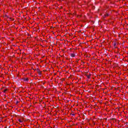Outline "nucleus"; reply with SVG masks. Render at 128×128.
Segmentation results:
<instances>
[{
  "instance_id": "8",
  "label": "nucleus",
  "mask_w": 128,
  "mask_h": 128,
  "mask_svg": "<svg viewBox=\"0 0 128 128\" xmlns=\"http://www.w3.org/2000/svg\"><path fill=\"white\" fill-rule=\"evenodd\" d=\"M105 16H108V14H106Z\"/></svg>"
},
{
  "instance_id": "6",
  "label": "nucleus",
  "mask_w": 128,
  "mask_h": 128,
  "mask_svg": "<svg viewBox=\"0 0 128 128\" xmlns=\"http://www.w3.org/2000/svg\"><path fill=\"white\" fill-rule=\"evenodd\" d=\"M18 122H22V120H20V119L18 120Z\"/></svg>"
},
{
  "instance_id": "9",
  "label": "nucleus",
  "mask_w": 128,
  "mask_h": 128,
  "mask_svg": "<svg viewBox=\"0 0 128 128\" xmlns=\"http://www.w3.org/2000/svg\"><path fill=\"white\" fill-rule=\"evenodd\" d=\"M16 104H18V101H17V102H16Z\"/></svg>"
},
{
  "instance_id": "2",
  "label": "nucleus",
  "mask_w": 128,
  "mask_h": 128,
  "mask_svg": "<svg viewBox=\"0 0 128 128\" xmlns=\"http://www.w3.org/2000/svg\"><path fill=\"white\" fill-rule=\"evenodd\" d=\"M70 56L72 58H74V56H76V55L74 54H72Z\"/></svg>"
},
{
  "instance_id": "5",
  "label": "nucleus",
  "mask_w": 128,
  "mask_h": 128,
  "mask_svg": "<svg viewBox=\"0 0 128 128\" xmlns=\"http://www.w3.org/2000/svg\"><path fill=\"white\" fill-rule=\"evenodd\" d=\"M114 47H116V43L114 42Z\"/></svg>"
},
{
  "instance_id": "4",
  "label": "nucleus",
  "mask_w": 128,
  "mask_h": 128,
  "mask_svg": "<svg viewBox=\"0 0 128 128\" xmlns=\"http://www.w3.org/2000/svg\"><path fill=\"white\" fill-rule=\"evenodd\" d=\"M86 76H87L88 78H90V76L88 75H86Z\"/></svg>"
},
{
  "instance_id": "7",
  "label": "nucleus",
  "mask_w": 128,
  "mask_h": 128,
  "mask_svg": "<svg viewBox=\"0 0 128 128\" xmlns=\"http://www.w3.org/2000/svg\"><path fill=\"white\" fill-rule=\"evenodd\" d=\"M8 90H4V92H6Z\"/></svg>"
},
{
  "instance_id": "3",
  "label": "nucleus",
  "mask_w": 128,
  "mask_h": 128,
  "mask_svg": "<svg viewBox=\"0 0 128 128\" xmlns=\"http://www.w3.org/2000/svg\"><path fill=\"white\" fill-rule=\"evenodd\" d=\"M37 72L39 74H40V69L38 68L37 69Z\"/></svg>"
},
{
  "instance_id": "11",
  "label": "nucleus",
  "mask_w": 128,
  "mask_h": 128,
  "mask_svg": "<svg viewBox=\"0 0 128 128\" xmlns=\"http://www.w3.org/2000/svg\"><path fill=\"white\" fill-rule=\"evenodd\" d=\"M90 76H92V74H90Z\"/></svg>"
},
{
  "instance_id": "12",
  "label": "nucleus",
  "mask_w": 128,
  "mask_h": 128,
  "mask_svg": "<svg viewBox=\"0 0 128 128\" xmlns=\"http://www.w3.org/2000/svg\"><path fill=\"white\" fill-rule=\"evenodd\" d=\"M10 20H12V18H10Z\"/></svg>"
},
{
  "instance_id": "10",
  "label": "nucleus",
  "mask_w": 128,
  "mask_h": 128,
  "mask_svg": "<svg viewBox=\"0 0 128 128\" xmlns=\"http://www.w3.org/2000/svg\"><path fill=\"white\" fill-rule=\"evenodd\" d=\"M72 116H74V114H72Z\"/></svg>"
},
{
  "instance_id": "1",
  "label": "nucleus",
  "mask_w": 128,
  "mask_h": 128,
  "mask_svg": "<svg viewBox=\"0 0 128 128\" xmlns=\"http://www.w3.org/2000/svg\"><path fill=\"white\" fill-rule=\"evenodd\" d=\"M24 82H28V78H24Z\"/></svg>"
}]
</instances>
